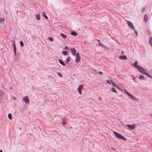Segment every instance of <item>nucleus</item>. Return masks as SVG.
<instances>
[{
	"label": "nucleus",
	"mask_w": 152,
	"mask_h": 152,
	"mask_svg": "<svg viewBox=\"0 0 152 152\" xmlns=\"http://www.w3.org/2000/svg\"><path fill=\"white\" fill-rule=\"evenodd\" d=\"M80 57L79 53H77L76 55V59L75 60V62L76 63H78L80 60Z\"/></svg>",
	"instance_id": "nucleus-6"
},
{
	"label": "nucleus",
	"mask_w": 152,
	"mask_h": 152,
	"mask_svg": "<svg viewBox=\"0 0 152 152\" xmlns=\"http://www.w3.org/2000/svg\"><path fill=\"white\" fill-rule=\"evenodd\" d=\"M129 97H130L131 99L133 100H134L135 101H138V99L137 98H136L134 96L130 94L129 95Z\"/></svg>",
	"instance_id": "nucleus-9"
},
{
	"label": "nucleus",
	"mask_w": 152,
	"mask_h": 152,
	"mask_svg": "<svg viewBox=\"0 0 152 152\" xmlns=\"http://www.w3.org/2000/svg\"><path fill=\"white\" fill-rule=\"evenodd\" d=\"M67 120L65 119L64 118L62 119V124L63 125H65L67 124Z\"/></svg>",
	"instance_id": "nucleus-12"
},
{
	"label": "nucleus",
	"mask_w": 152,
	"mask_h": 152,
	"mask_svg": "<svg viewBox=\"0 0 152 152\" xmlns=\"http://www.w3.org/2000/svg\"><path fill=\"white\" fill-rule=\"evenodd\" d=\"M137 61H135L134 64L133 66L135 68H136L140 72L141 69H144V68L142 67L137 65Z\"/></svg>",
	"instance_id": "nucleus-2"
},
{
	"label": "nucleus",
	"mask_w": 152,
	"mask_h": 152,
	"mask_svg": "<svg viewBox=\"0 0 152 152\" xmlns=\"http://www.w3.org/2000/svg\"><path fill=\"white\" fill-rule=\"evenodd\" d=\"M134 31L135 33L136 34V35H137V31H135V29H134Z\"/></svg>",
	"instance_id": "nucleus-37"
},
{
	"label": "nucleus",
	"mask_w": 152,
	"mask_h": 152,
	"mask_svg": "<svg viewBox=\"0 0 152 152\" xmlns=\"http://www.w3.org/2000/svg\"><path fill=\"white\" fill-rule=\"evenodd\" d=\"M110 81H111V83L113 86H114V87H118V86L117 85H115V83L113 82V81L111 80H110Z\"/></svg>",
	"instance_id": "nucleus-29"
},
{
	"label": "nucleus",
	"mask_w": 152,
	"mask_h": 152,
	"mask_svg": "<svg viewBox=\"0 0 152 152\" xmlns=\"http://www.w3.org/2000/svg\"><path fill=\"white\" fill-rule=\"evenodd\" d=\"M36 18L38 20H40V16L39 14H37L36 17Z\"/></svg>",
	"instance_id": "nucleus-19"
},
{
	"label": "nucleus",
	"mask_w": 152,
	"mask_h": 152,
	"mask_svg": "<svg viewBox=\"0 0 152 152\" xmlns=\"http://www.w3.org/2000/svg\"><path fill=\"white\" fill-rule=\"evenodd\" d=\"M99 45L101 46V47L107 48V47L104 46V45H102V43H100V42L99 43Z\"/></svg>",
	"instance_id": "nucleus-24"
},
{
	"label": "nucleus",
	"mask_w": 152,
	"mask_h": 152,
	"mask_svg": "<svg viewBox=\"0 0 152 152\" xmlns=\"http://www.w3.org/2000/svg\"><path fill=\"white\" fill-rule=\"evenodd\" d=\"M48 38L50 41L53 42V38L52 37H49Z\"/></svg>",
	"instance_id": "nucleus-26"
},
{
	"label": "nucleus",
	"mask_w": 152,
	"mask_h": 152,
	"mask_svg": "<svg viewBox=\"0 0 152 152\" xmlns=\"http://www.w3.org/2000/svg\"><path fill=\"white\" fill-rule=\"evenodd\" d=\"M71 51L72 54L74 56H75V55L76 52V50L75 48H73L71 49Z\"/></svg>",
	"instance_id": "nucleus-11"
},
{
	"label": "nucleus",
	"mask_w": 152,
	"mask_h": 152,
	"mask_svg": "<svg viewBox=\"0 0 152 152\" xmlns=\"http://www.w3.org/2000/svg\"><path fill=\"white\" fill-rule=\"evenodd\" d=\"M62 53L64 55H67L68 53V52L66 51H62Z\"/></svg>",
	"instance_id": "nucleus-22"
},
{
	"label": "nucleus",
	"mask_w": 152,
	"mask_h": 152,
	"mask_svg": "<svg viewBox=\"0 0 152 152\" xmlns=\"http://www.w3.org/2000/svg\"><path fill=\"white\" fill-rule=\"evenodd\" d=\"M126 21L127 23L128 26L132 29L134 30V27L133 26L132 23L131 21L127 20H126Z\"/></svg>",
	"instance_id": "nucleus-4"
},
{
	"label": "nucleus",
	"mask_w": 152,
	"mask_h": 152,
	"mask_svg": "<svg viewBox=\"0 0 152 152\" xmlns=\"http://www.w3.org/2000/svg\"><path fill=\"white\" fill-rule=\"evenodd\" d=\"M58 61L60 63L61 65H63L64 66H65V64L63 62V61L61 60V59H59L58 60Z\"/></svg>",
	"instance_id": "nucleus-15"
},
{
	"label": "nucleus",
	"mask_w": 152,
	"mask_h": 152,
	"mask_svg": "<svg viewBox=\"0 0 152 152\" xmlns=\"http://www.w3.org/2000/svg\"><path fill=\"white\" fill-rule=\"evenodd\" d=\"M14 53L15 54V56H16V50H14Z\"/></svg>",
	"instance_id": "nucleus-35"
},
{
	"label": "nucleus",
	"mask_w": 152,
	"mask_h": 152,
	"mask_svg": "<svg viewBox=\"0 0 152 152\" xmlns=\"http://www.w3.org/2000/svg\"><path fill=\"white\" fill-rule=\"evenodd\" d=\"M139 78L140 80H145V78L142 75H140L139 77Z\"/></svg>",
	"instance_id": "nucleus-17"
},
{
	"label": "nucleus",
	"mask_w": 152,
	"mask_h": 152,
	"mask_svg": "<svg viewBox=\"0 0 152 152\" xmlns=\"http://www.w3.org/2000/svg\"><path fill=\"white\" fill-rule=\"evenodd\" d=\"M145 10V9L143 7L142 8V12H143L144 10Z\"/></svg>",
	"instance_id": "nucleus-38"
},
{
	"label": "nucleus",
	"mask_w": 152,
	"mask_h": 152,
	"mask_svg": "<svg viewBox=\"0 0 152 152\" xmlns=\"http://www.w3.org/2000/svg\"><path fill=\"white\" fill-rule=\"evenodd\" d=\"M8 117L10 119H12V114L11 113H9L8 114Z\"/></svg>",
	"instance_id": "nucleus-23"
},
{
	"label": "nucleus",
	"mask_w": 152,
	"mask_h": 152,
	"mask_svg": "<svg viewBox=\"0 0 152 152\" xmlns=\"http://www.w3.org/2000/svg\"><path fill=\"white\" fill-rule=\"evenodd\" d=\"M57 73L59 76L61 77H62V75L59 72H57Z\"/></svg>",
	"instance_id": "nucleus-32"
},
{
	"label": "nucleus",
	"mask_w": 152,
	"mask_h": 152,
	"mask_svg": "<svg viewBox=\"0 0 152 152\" xmlns=\"http://www.w3.org/2000/svg\"><path fill=\"white\" fill-rule=\"evenodd\" d=\"M111 148L113 150V151H115V149H114L112 147H111Z\"/></svg>",
	"instance_id": "nucleus-39"
},
{
	"label": "nucleus",
	"mask_w": 152,
	"mask_h": 152,
	"mask_svg": "<svg viewBox=\"0 0 152 152\" xmlns=\"http://www.w3.org/2000/svg\"><path fill=\"white\" fill-rule=\"evenodd\" d=\"M148 16L147 15H145L144 16V20L145 22H147V21H148Z\"/></svg>",
	"instance_id": "nucleus-13"
},
{
	"label": "nucleus",
	"mask_w": 152,
	"mask_h": 152,
	"mask_svg": "<svg viewBox=\"0 0 152 152\" xmlns=\"http://www.w3.org/2000/svg\"><path fill=\"white\" fill-rule=\"evenodd\" d=\"M43 15L44 17V18L45 19H48V17L45 15V14L44 12L43 13Z\"/></svg>",
	"instance_id": "nucleus-30"
},
{
	"label": "nucleus",
	"mask_w": 152,
	"mask_h": 152,
	"mask_svg": "<svg viewBox=\"0 0 152 152\" xmlns=\"http://www.w3.org/2000/svg\"><path fill=\"white\" fill-rule=\"evenodd\" d=\"M23 100L25 103L28 104L29 103V101L27 96H26L24 97Z\"/></svg>",
	"instance_id": "nucleus-8"
},
{
	"label": "nucleus",
	"mask_w": 152,
	"mask_h": 152,
	"mask_svg": "<svg viewBox=\"0 0 152 152\" xmlns=\"http://www.w3.org/2000/svg\"><path fill=\"white\" fill-rule=\"evenodd\" d=\"M83 88V85H80L77 88V91L79 93L81 94V89Z\"/></svg>",
	"instance_id": "nucleus-7"
},
{
	"label": "nucleus",
	"mask_w": 152,
	"mask_h": 152,
	"mask_svg": "<svg viewBox=\"0 0 152 152\" xmlns=\"http://www.w3.org/2000/svg\"><path fill=\"white\" fill-rule=\"evenodd\" d=\"M124 52H121V54H124Z\"/></svg>",
	"instance_id": "nucleus-41"
},
{
	"label": "nucleus",
	"mask_w": 152,
	"mask_h": 152,
	"mask_svg": "<svg viewBox=\"0 0 152 152\" xmlns=\"http://www.w3.org/2000/svg\"><path fill=\"white\" fill-rule=\"evenodd\" d=\"M100 99H101V98H99V100H100Z\"/></svg>",
	"instance_id": "nucleus-44"
},
{
	"label": "nucleus",
	"mask_w": 152,
	"mask_h": 152,
	"mask_svg": "<svg viewBox=\"0 0 152 152\" xmlns=\"http://www.w3.org/2000/svg\"><path fill=\"white\" fill-rule=\"evenodd\" d=\"M146 70L144 68V69H141L139 72L142 74L145 75L148 77L152 79V76L150 75L149 73L146 72Z\"/></svg>",
	"instance_id": "nucleus-3"
},
{
	"label": "nucleus",
	"mask_w": 152,
	"mask_h": 152,
	"mask_svg": "<svg viewBox=\"0 0 152 152\" xmlns=\"http://www.w3.org/2000/svg\"><path fill=\"white\" fill-rule=\"evenodd\" d=\"M119 58L122 60H127V58L125 55L120 56L119 57Z\"/></svg>",
	"instance_id": "nucleus-10"
},
{
	"label": "nucleus",
	"mask_w": 152,
	"mask_h": 152,
	"mask_svg": "<svg viewBox=\"0 0 152 152\" xmlns=\"http://www.w3.org/2000/svg\"><path fill=\"white\" fill-rule=\"evenodd\" d=\"M64 49L65 50H68V48L66 46L64 48Z\"/></svg>",
	"instance_id": "nucleus-36"
},
{
	"label": "nucleus",
	"mask_w": 152,
	"mask_h": 152,
	"mask_svg": "<svg viewBox=\"0 0 152 152\" xmlns=\"http://www.w3.org/2000/svg\"><path fill=\"white\" fill-rule=\"evenodd\" d=\"M4 18H0V23H4V22H2V21H4Z\"/></svg>",
	"instance_id": "nucleus-25"
},
{
	"label": "nucleus",
	"mask_w": 152,
	"mask_h": 152,
	"mask_svg": "<svg viewBox=\"0 0 152 152\" xmlns=\"http://www.w3.org/2000/svg\"><path fill=\"white\" fill-rule=\"evenodd\" d=\"M20 45L22 47H23L24 46V44L23 42L22 41H20Z\"/></svg>",
	"instance_id": "nucleus-31"
},
{
	"label": "nucleus",
	"mask_w": 152,
	"mask_h": 152,
	"mask_svg": "<svg viewBox=\"0 0 152 152\" xmlns=\"http://www.w3.org/2000/svg\"><path fill=\"white\" fill-rule=\"evenodd\" d=\"M97 73L100 75H101L102 74V72L101 71H98Z\"/></svg>",
	"instance_id": "nucleus-33"
},
{
	"label": "nucleus",
	"mask_w": 152,
	"mask_h": 152,
	"mask_svg": "<svg viewBox=\"0 0 152 152\" xmlns=\"http://www.w3.org/2000/svg\"><path fill=\"white\" fill-rule=\"evenodd\" d=\"M70 56L67 58L65 62L67 63H68L70 61Z\"/></svg>",
	"instance_id": "nucleus-21"
},
{
	"label": "nucleus",
	"mask_w": 152,
	"mask_h": 152,
	"mask_svg": "<svg viewBox=\"0 0 152 152\" xmlns=\"http://www.w3.org/2000/svg\"><path fill=\"white\" fill-rule=\"evenodd\" d=\"M111 90L112 91H113L115 93H116L117 92V91H116V90H115V89L114 87L112 88L111 89Z\"/></svg>",
	"instance_id": "nucleus-27"
},
{
	"label": "nucleus",
	"mask_w": 152,
	"mask_h": 152,
	"mask_svg": "<svg viewBox=\"0 0 152 152\" xmlns=\"http://www.w3.org/2000/svg\"><path fill=\"white\" fill-rule=\"evenodd\" d=\"M60 35L62 38L65 39L66 37V36L62 33L60 34Z\"/></svg>",
	"instance_id": "nucleus-16"
},
{
	"label": "nucleus",
	"mask_w": 152,
	"mask_h": 152,
	"mask_svg": "<svg viewBox=\"0 0 152 152\" xmlns=\"http://www.w3.org/2000/svg\"><path fill=\"white\" fill-rule=\"evenodd\" d=\"M106 82L107 83H108V84H110V81L108 80H106Z\"/></svg>",
	"instance_id": "nucleus-34"
},
{
	"label": "nucleus",
	"mask_w": 152,
	"mask_h": 152,
	"mask_svg": "<svg viewBox=\"0 0 152 152\" xmlns=\"http://www.w3.org/2000/svg\"><path fill=\"white\" fill-rule=\"evenodd\" d=\"M71 34L72 35L75 36H76L77 35V33L75 31H73V32H71Z\"/></svg>",
	"instance_id": "nucleus-18"
},
{
	"label": "nucleus",
	"mask_w": 152,
	"mask_h": 152,
	"mask_svg": "<svg viewBox=\"0 0 152 152\" xmlns=\"http://www.w3.org/2000/svg\"><path fill=\"white\" fill-rule=\"evenodd\" d=\"M126 126L129 130H133L135 128V125L134 124L133 125H130L127 124Z\"/></svg>",
	"instance_id": "nucleus-5"
},
{
	"label": "nucleus",
	"mask_w": 152,
	"mask_h": 152,
	"mask_svg": "<svg viewBox=\"0 0 152 152\" xmlns=\"http://www.w3.org/2000/svg\"><path fill=\"white\" fill-rule=\"evenodd\" d=\"M4 12L7 15H8L7 12L6 11H5Z\"/></svg>",
	"instance_id": "nucleus-40"
},
{
	"label": "nucleus",
	"mask_w": 152,
	"mask_h": 152,
	"mask_svg": "<svg viewBox=\"0 0 152 152\" xmlns=\"http://www.w3.org/2000/svg\"><path fill=\"white\" fill-rule=\"evenodd\" d=\"M115 136L118 139H121L123 140H126V139L123 136L121 135L120 134L117 132L115 131L113 132Z\"/></svg>",
	"instance_id": "nucleus-1"
},
{
	"label": "nucleus",
	"mask_w": 152,
	"mask_h": 152,
	"mask_svg": "<svg viewBox=\"0 0 152 152\" xmlns=\"http://www.w3.org/2000/svg\"><path fill=\"white\" fill-rule=\"evenodd\" d=\"M0 152H2V151L1 150H0Z\"/></svg>",
	"instance_id": "nucleus-42"
},
{
	"label": "nucleus",
	"mask_w": 152,
	"mask_h": 152,
	"mask_svg": "<svg viewBox=\"0 0 152 152\" xmlns=\"http://www.w3.org/2000/svg\"><path fill=\"white\" fill-rule=\"evenodd\" d=\"M124 92L129 96L130 94V93L128 92L126 90H124Z\"/></svg>",
	"instance_id": "nucleus-28"
},
{
	"label": "nucleus",
	"mask_w": 152,
	"mask_h": 152,
	"mask_svg": "<svg viewBox=\"0 0 152 152\" xmlns=\"http://www.w3.org/2000/svg\"><path fill=\"white\" fill-rule=\"evenodd\" d=\"M149 42L150 45L152 46V37L151 36L149 37Z\"/></svg>",
	"instance_id": "nucleus-14"
},
{
	"label": "nucleus",
	"mask_w": 152,
	"mask_h": 152,
	"mask_svg": "<svg viewBox=\"0 0 152 152\" xmlns=\"http://www.w3.org/2000/svg\"><path fill=\"white\" fill-rule=\"evenodd\" d=\"M132 79H133V80H134V77H133V78H132Z\"/></svg>",
	"instance_id": "nucleus-43"
},
{
	"label": "nucleus",
	"mask_w": 152,
	"mask_h": 152,
	"mask_svg": "<svg viewBox=\"0 0 152 152\" xmlns=\"http://www.w3.org/2000/svg\"><path fill=\"white\" fill-rule=\"evenodd\" d=\"M13 50H16V47L14 41H13Z\"/></svg>",
	"instance_id": "nucleus-20"
},
{
	"label": "nucleus",
	"mask_w": 152,
	"mask_h": 152,
	"mask_svg": "<svg viewBox=\"0 0 152 152\" xmlns=\"http://www.w3.org/2000/svg\"><path fill=\"white\" fill-rule=\"evenodd\" d=\"M10 89H12V87H10Z\"/></svg>",
	"instance_id": "nucleus-45"
}]
</instances>
